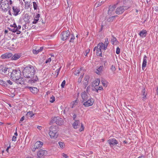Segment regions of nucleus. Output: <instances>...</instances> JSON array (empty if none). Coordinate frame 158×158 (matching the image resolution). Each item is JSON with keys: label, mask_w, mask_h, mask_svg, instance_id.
I'll return each mask as SVG.
<instances>
[{"label": "nucleus", "mask_w": 158, "mask_h": 158, "mask_svg": "<svg viewBox=\"0 0 158 158\" xmlns=\"http://www.w3.org/2000/svg\"><path fill=\"white\" fill-rule=\"evenodd\" d=\"M1 8L2 10L7 11L9 7V2L7 0H2L0 2Z\"/></svg>", "instance_id": "20e7f679"}, {"label": "nucleus", "mask_w": 158, "mask_h": 158, "mask_svg": "<svg viewBox=\"0 0 158 158\" xmlns=\"http://www.w3.org/2000/svg\"><path fill=\"white\" fill-rule=\"evenodd\" d=\"M81 71V69H78L75 70L74 72V74L75 75H78L80 73V72Z\"/></svg>", "instance_id": "c9c22d12"}, {"label": "nucleus", "mask_w": 158, "mask_h": 158, "mask_svg": "<svg viewBox=\"0 0 158 158\" xmlns=\"http://www.w3.org/2000/svg\"><path fill=\"white\" fill-rule=\"evenodd\" d=\"M12 27H17V25L15 23H14L13 24V26Z\"/></svg>", "instance_id": "338daca9"}, {"label": "nucleus", "mask_w": 158, "mask_h": 158, "mask_svg": "<svg viewBox=\"0 0 158 158\" xmlns=\"http://www.w3.org/2000/svg\"><path fill=\"white\" fill-rule=\"evenodd\" d=\"M6 83L9 85H12L13 84L12 82L10 80L6 81Z\"/></svg>", "instance_id": "a18cd8bd"}, {"label": "nucleus", "mask_w": 158, "mask_h": 158, "mask_svg": "<svg viewBox=\"0 0 158 158\" xmlns=\"http://www.w3.org/2000/svg\"><path fill=\"white\" fill-rule=\"evenodd\" d=\"M89 51L90 49H88L85 50V54H84L85 56H87L89 52Z\"/></svg>", "instance_id": "8fccbe9b"}, {"label": "nucleus", "mask_w": 158, "mask_h": 158, "mask_svg": "<svg viewBox=\"0 0 158 158\" xmlns=\"http://www.w3.org/2000/svg\"><path fill=\"white\" fill-rule=\"evenodd\" d=\"M27 88L29 89L30 90L31 92L34 94H37L38 91V89L36 87H34L27 86Z\"/></svg>", "instance_id": "dca6fc26"}, {"label": "nucleus", "mask_w": 158, "mask_h": 158, "mask_svg": "<svg viewBox=\"0 0 158 158\" xmlns=\"http://www.w3.org/2000/svg\"><path fill=\"white\" fill-rule=\"evenodd\" d=\"M55 101V97L53 96H52L50 98V102L51 103Z\"/></svg>", "instance_id": "58836bf2"}, {"label": "nucleus", "mask_w": 158, "mask_h": 158, "mask_svg": "<svg viewBox=\"0 0 158 158\" xmlns=\"http://www.w3.org/2000/svg\"><path fill=\"white\" fill-rule=\"evenodd\" d=\"M77 117V115L76 114H74L73 116V120H75V118Z\"/></svg>", "instance_id": "bf43d9fd"}, {"label": "nucleus", "mask_w": 158, "mask_h": 158, "mask_svg": "<svg viewBox=\"0 0 158 158\" xmlns=\"http://www.w3.org/2000/svg\"><path fill=\"white\" fill-rule=\"evenodd\" d=\"M37 128L38 129H39L40 130H41L42 128V127L41 126H38L37 127Z\"/></svg>", "instance_id": "0e129e2a"}, {"label": "nucleus", "mask_w": 158, "mask_h": 158, "mask_svg": "<svg viewBox=\"0 0 158 158\" xmlns=\"http://www.w3.org/2000/svg\"><path fill=\"white\" fill-rule=\"evenodd\" d=\"M11 147V146H10V145H9V146L7 147V148H6V151L7 152H9V148H10Z\"/></svg>", "instance_id": "4d7b16f0"}, {"label": "nucleus", "mask_w": 158, "mask_h": 158, "mask_svg": "<svg viewBox=\"0 0 158 158\" xmlns=\"http://www.w3.org/2000/svg\"><path fill=\"white\" fill-rule=\"evenodd\" d=\"M120 49L118 47L116 49V53L117 54H119L120 53Z\"/></svg>", "instance_id": "ea45409f"}, {"label": "nucleus", "mask_w": 158, "mask_h": 158, "mask_svg": "<svg viewBox=\"0 0 158 158\" xmlns=\"http://www.w3.org/2000/svg\"><path fill=\"white\" fill-rule=\"evenodd\" d=\"M26 115L28 117H29L31 118L34 115V114L32 111H30L27 113Z\"/></svg>", "instance_id": "473e14b6"}, {"label": "nucleus", "mask_w": 158, "mask_h": 158, "mask_svg": "<svg viewBox=\"0 0 158 158\" xmlns=\"http://www.w3.org/2000/svg\"><path fill=\"white\" fill-rule=\"evenodd\" d=\"M101 82L104 86L105 87L107 86L108 84L107 81L104 80H102L101 81Z\"/></svg>", "instance_id": "72a5a7b5"}, {"label": "nucleus", "mask_w": 158, "mask_h": 158, "mask_svg": "<svg viewBox=\"0 0 158 158\" xmlns=\"http://www.w3.org/2000/svg\"><path fill=\"white\" fill-rule=\"evenodd\" d=\"M89 75H86L85 76L84 80L83 85L86 87L88 85L89 81Z\"/></svg>", "instance_id": "aec40b11"}, {"label": "nucleus", "mask_w": 158, "mask_h": 158, "mask_svg": "<svg viewBox=\"0 0 158 158\" xmlns=\"http://www.w3.org/2000/svg\"><path fill=\"white\" fill-rule=\"evenodd\" d=\"M60 67L58 69H57L56 71V72H57V75H58V74H59V73L60 72Z\"/></svg>", "instance_id": "5fc2aeb1"}, {"label": "nucleus", "mask_w": 158, "mask_h": 158, "mask_svg": "<svg viewBox=\"0 0 158 158\" xmlns=\"http://www.w3.org/2000/svg\"><path fill=\"white\" fill-rule=\"evenodd\" d=\"M25 117L24 116H23L19 120V123H21V122L24 120Z\"/></svg>", "instance_id": "603ef678"}, {"label": "nucleus", "mask_w": 158, "mask_h": 158, "mask_svg": "<svg viewBox=\"0 0 158 158\" xmlns=\"http://www.w3.org/2000/svg\"><path fill=\"white\" fill-rule=\"evenodd\" d=\"M110 69L113 72H114L116 70V69L114 66L112 65L110 68Z\"/></svg>", "instance_id": "a19ab883"}, {"label": "nucleus", "mask_w": 158, "mask_h": 158, "mask_svg": "<svg viewBox=\"0 0 158 158\" xmlns=\"http://www.w3.org/2000/svg\"><path fill=\"white\" fill-rule=\"evenodd\" d=\"M47 154V152L45 150L41 149L37 153V155L39 158H44Z\"/></svg>", "instance_id": "1a4fd4ad"}, {"label": "nucleus", "mask_w": 158, "mask_h": 158, "mask_svg": "<svg viewBox=\"0 0 158 158\" xmlns=\"http://www.w3.org/2000/svg\"><path fill=\"white\" fill-rule=\"evenodd\" d=\"M10 30L13 32H15L17 31V28H16V27H14V28H12V29L10 28Z\"/></svg>", "instance_id": "c03bdc74"}, {"label": "nucleus", "mask_w": 158, "mask_h": 158, "mask_svg": "<svg viewBox=\"0 0 158 158\" xmlns=\"http://www.w3.org/2000/svg\"><path fill=\"white\" fill-rule=\"evenodd\" d=\"M144 156L143 155H141V156H139L138 158H144Z\"/></svg>", "instance_id": "e2e57ef3"}, {"label": "nucleus", "mask_w": 158, "mask_h": 158, "mask_svg": "<svg viewBox=\"0 0 158 158\" xmlns=\"http://www.w3.org/2000/svg\"><path fill=\"white\" fill-rule=\"evenodd\" d=\"M84 75V73H81L80 77H79L80 78H81L82 79V78H83V75Z\"/></svg>", "instance_id": "13d9d810"}, {"label": "nucleus", "mask_w": 158, "mask_h": 158, "mask_svg": "<svg viewBox=\"0 0 158 158\" xmlns=\"http://www.w3.org/2000/svg\"><path fill=\"white\" fill-rule=\"evenodd\" d=\"M40 17V15L39 14H37L35 17L33 21L32 22L33 24H36L37 23L39 20V19Z\"/></svg>", "instance_id": "bb28decb"}, {"label": "nucleus", "mask_w": 158, "mask_h": 158, "mask_svg": "<svg viewBox=\"0 0 158 158\" xmlns=\"http://www.w3.org/2000/svg\"><path fill=\"white\" fill-rule=\"evenodd\" d=\"M16 34H19L20 33L21 31H20L17 30V31H16Z\"/></svg>", "instance_id": "69168bd1"}, {"label": "nucleus", "mask_w": 158, "mask_h": 158, "mask_svg": "<svg viewBox=\"0 0 158 158\" xmlns=\"http://www.w3.org/2000/svg\"><path fill=\"white\" fill-rule=\"evenodd\" d=\"M115 5L110 6L109 7V9L108 11V13H111L112 11L114 10L115 8Z\"/></svg>", "instance_id": "7c9ffc66"}, {"label": "nucleus", "mask_w": 158, "mask_h": 158, "mask_svg": "<svg viewBox=\"0 0 158 158\" xmlns=\"http://www.w3.org/2000/svg\"><path fill=\"white\" fill-rule=\"evenodd\" d=\"M66 83V81L65 80H64L62 82V83L61 85V87L62 88H64V86L65 85Z\"/></svg>", "instance_id": "37998d69"}, {"label": "nucleus", "mask_w": 158, "mask_h": 158, "mask_svg": "<svg viewBox=\"0 0 158 158\" xmlns=\"http://www.w3.org/2000/svg\"><path fill=\"white\" fill-rule=\"evenodd\" d=\"M82 79H81V78H79L78 80V81H77V82L79 83H80L81 81H82Z\"/></svg>", "instance_id": "052dcab7"}, {"label": "nucleus", "mask_w": 158, "mask_h": 158, "mask_svg": "<svg viewBox=\"0 0 158 158\" xmlns=\"http://www.w3.org/2000/svg\"><path fill=\"white\" fill-rule=\"evenodd\" d=\"M102 63L105 66H106L107 65V61L106 60H104L102 61Z\"/></svg>", "instance_id": "de8ad7c7"}, {"label": "nucleus", "mask_w": 158, "mask_h": 158, "mask_svg": "<svg viewBox=\"0 0 158 158\" xmlns=\"http://www.w3.org/2000/svg\"><path fill=\"white\" fill-rule=\"evenodd\" d=\"M43 47H41L40 48L37 50H33V52L35 54H37L39 52H41L43 49Z\"/></svg>", "instance_id": "c756f323"}, {"label": "nucleus", "mask_w": 158, "mask_h": 158, "mask_svg": "<svg viewBox=\"0 0 158 158\" xmlns=\"http://www.w3.org/2000/svg\"><path fill=\"white\" fill-rule=\"evenodd\" d=\"M129 7L127 6H122L117 8L115 11L116 14L119 15L123 14L125 10L128 9Z\"/></svg>", "instance_id": "423d86ee"}, {"label": "nucleus", "mask_w": 158, "mask_h": 158, "mask_svg": "<svg viewBox=\"0 0 158 158\" xmlns=\"http://www.w3.org/2000/svg\"><path fill=\"white\" fill-rule=\"evenodd\" d=\"M35 72L34 67L31 65H28L24 68L23 75L25 77L30 78L28 81L29 83L32 84L38 81L37 76L35 75Z\"/></svg>", "instance_id": "f257e3e1"}, {"label": "nucleus", "mask_w": 158, "mask_h": 158, "mask_svg": "<svg viewBox=\"0 0 158 158\" xmlns=\"http://www.w3.org/2000/svg\"><path fill=\"white\" fill-rule=\"evenodd\" d=\"M58 127L56 126H52L49 128V135L51 139H56L58 135Z\"/></svg>", "instance_id": "7ed1b4c3"}, {"label": "nucleus", "mask_w": 158, "mask_h": 158, "mask_svg": "<svg viewBox=\"0 0 158 158\" xmlns=\"http://www.w3.org/2000/svg\"><path fill=\"white\" fill-rule=\"evenodd\" d=\"M83 102H84L83 105L85 107H88L93 105L94 100L92 98H89L87 100Z\"/></svg>", "instance_id": "6e6552de"}, {"label": "nucleus", "mask_w": 158, "mask_h": 158, "mask_svg": "<svg viewBox=\"0 0 158 158\" xmlns=\"http://www.w3.org/2000/svg\"><path fill=\"white\" fill-rule=\"evenodd\" d=\"M62 156L64 157H65V158H68V156H67V155L66 154H64V153H63Z\"/></svg>", "instance_id": "6e6d98bb"}, {"label": "nucleus", "mask_w": 158, "mask_h": 158, "mask_svg": "<svg viewBox=\"0 0 158 158\" xmlns=\"http://www.w3.org/2000/svg\"><path fill=\"white\" fill-rule=\"evenodd\" d=\"M24 2L25 4V7L27 9H28L31 6L30 2L25 1Z\"/></svg>", "instance_id": "2f4dec72"}, {"label": "nucleus", "mask_w": 158, "mask_h": 158, "mask_svg": "<svg viewBox=\"0 0 158 158\" xmlns=\"http://www.w3.org/2000/svg\"><path fill=\"white\" fill-rule=\"evenodd\" d=\"M12 54L11 53L7 52L2 54L1 56V58L2 59H9L12 56Z\"/></svg>", "instance_id": "2eb2a0df"}, {"label": "nucleus", "mask_w": 158, "mask_h": 158, "mask_svg": "<svg viewBox=\"0 0 158 158\" xmlns=\"http://www.w3.org/2000/svg\"><path fill=\"white\" fill-rule=\"evenodd\" d=\"M73 127L74 129L78 128L80 125V122L79 120H76L73 123Z\"/></svg>", "instance_id": "6ab92c4d"}, {"label": "nucleus", "mask_w": 158, "mask_h": 158, "mask_svg": "<svg viewBox=\"0 0 158 158\" xmlns=\"http://www.w3.org/2000/svg\"><path fill=\"white\" fill-rule=\"evenodd\" d=\"M61 35H62L61 39L64 41L69 38L71 34L70 31L68 30L62 32L61 34Z\"/></svg>", "instance_id": "0eeeda50"}, {"label": "nucleus", "mask_w": 158, "mask_h": 158, "mask_svg": "<svg viewBox=\"0 0 158 158\" xmlns=\"http://www.w3.org/2000/svg\"><path fill=\"white\" fill-rule=\"evenodd\" d=\"M12 141H15L16 140V137L15 136H13L12 137Z\"/></svg>", "instance_id": "864d4df0"}, {"label": "nucleus", "mask_w": 158, "mask_h": 158, "mask_svg": "<svg viewBox=\"0 0 158 158\" xmlns=\"http://www.w3.org/2000/svg\"><path fill=\"white\" fill-rule=\"evenodd\" d=\"M43 143L42 142L38 141L35 143L34 147L32 149V151L35 152L37 149L40 148L43 145Z\"/></svg>", "instance_id": "9b49d317"}, {"label": "nucleus", "mask_w": 158, "mask_h": 158, "mask_svg": "<svg viewBox=\"0 0 158 158\" xmlns=\"http://www.w3.org/2000/svg\"><path fill=\"white\" fill-rule=\"evenodd\" d=\"M71 38L69 40L70 42H73L74 40L75 39V37L73 34H71Z\"/></svg>", "instance_id": "e433bc0d"}, {"label": "nucleus", "mask_w": 158, "mask_h": 158, "mask_svg": "<svg viewBox=\"0 0 158 158\" xmlns=\"http://www.w3.org/2000/svg\"><path fill=\"white\" fill-rule=\"evenodd\" d=\"M152 9L155 11H156L158 13V7L157 6H154L152 7Z\"/></svg>", "instance_id": "49530a36"}, {"label": "nucleus", "mask_w": 158, "mask_h": 158, "mask_svg": "<svg viewBox=\"0 0 158 158\" xmlns=\"http://www.w3.org/2000/svg\"><path fill=\"white\" fill-rule=\"evenodd\" d=\"M21 56L20 54L15 53L14 55H12L11 56L12 60H16L19 59Z\"/></svg>", "instance_id": "b1692460"}, {"label": "nucleus", "mask_w": 158, "mask_h": 158, "mask_svg": "<svg viewBox=\"0 0 158 158\" xmlns=\"http://www.w3.org/2000/svg\"><path fill=\"white\" fill-rule=\"evenodd\" d=\"M81 128L79 129V131H83L84 129V126L83 124L82 123H81Z\"/></svg>", "instance_id": "79ce46f5"}, {"label": "nucleus", "mask_w": 158, "mask_h": 158, "mask_svg": "<svg viewBox=\"0 0 158 158\" xmlns=\"http://www.w3.org/2000/svg\"><path fill=\"white\" fill-rule=\"evenodd\" d=\"M12 9L13 12V15L15 16L19 14V12L20 11V9L16 6H13Z\"/></svg>", "instance_id": "a211bd4d"}, {"label": "nucleus", "mask_w": 158, "mask_h": 158, "mask_svg": "<svg viewBox=\"0 0 158 158\" xmlns=\"http://www.w3.org/2000/svg\"><path fill=\"white\" fill-rule=\"evenodd\" d=\"M107 141L110 147H113L114 145H116L118 143V141L114 138L109 139Z\"/></svg>", "instance_id": "f8f14e48"}, {"label": "nucleus", "mask_w": 158, "mask_h": 158, "mask_svg": "<svg viewBox=\"0 0 158 158\" xmlns=\"http://www.w3.org/2000/svg\"><path fill=\"white\" fill-rule=\"evenodd\" d=\"M30 16H29L28 14H26L25 15L24 20L26 24L29 23H30Z\"/></svg>", "instance_id": "4be33fe9"}, {"label": "nucleus", "mask_w": 158, "mask_h": 158, "mask_svg": "<svg viewBox=\"0 0 158 158\" xmlns=\"http://www.w3.org/2000/svg\"><path fill=\"white\" fill-rule=\"evenodd\" d=\"M2 82H3V81L0 79V84L2 85Z\"/></svg>", "instance_id": "774afa93"}, {"label": "nucleus", "mask_w": 158, "mask_h": 158, "mask_svg": "<svg viewBox=\"0 0 158 158\" xmlns=\"http://www.w3.org/2000/svg\"><path fill=\"white\" fill-rule=\"evenodd\" d=\"M147 34V31L146 30H142L141 31L139 34L140 36L142 38H144L146 37Z\"/></svg>", "instance_id": "5701e85b"}, {"label": "nucleus", "mask_w": 158, "mask_h": 158, "mask_svg": "<svg viewBox=\"0 0 158 158\" xmlns=\"http://www.w3.org/2000/svg\"><path fill=\"white\" fill-rule=\"evenodd\" d=\"M51 61V58H49L48 59L45 61L46 63H47L48 62H50Z\"/></svg>", "instance_id": "3c124183"}, {"label": "nucleus", "mask_w": 158, "mask_h": 158, "mask_svg": "<svg viewBox=\"0 0 158 158\" xmlns=\"http://www.w3.org/2000/svg\"><path fill=\"white\" fill-rule=\"evenodd\" d=\"M9 68L4 65H0V73L2 74H5Z\"/></svg>", "instance_id": "ddd939ff"}, {"label": "nucleus", "mask_w": 158, "mask_h": 158, "mask_svg": "<svg viewBox=\"0 0 158 158\" xmlns=\"http://www.w3.org/2000/svg\"><path fill=\"white\" fill-rule=\"evenodd\" d=\"M101 44L102 46V51L103 50L105 51L107 48V46L109 44V41L108 38H106L105 39V41L104 42V44L102 42L99 43Z\"/></svg>", "instance_id": "4468645a"}, {"label": "nucleus", "mask_w": 158, "mask_h": 158, "mask_svg": "<svg viewBox=\"0 0 158 158\" xmlns=\"http://www.w3.org/2000/svg\"><path fill=\"white\" fill-rule=\"evenodd\" d=\"M112 38L111 39V42L112 44L113 45H116L118 43V41L117 40L116 38L113 35H112Z\"/></svg>", "instance_id": "a878e982"}, {"label": "nucleus", "mask_w": 158, "mask_h": 158, "mask_svg": "<svg viewBox=\"0 0 158 158\" xmlns=\"http://www.w3.org/2000/svg\"><path fill=\"white\" fill-rule=\"evenodd\" d=\"M147 57L146 55H144L143 57V62L142 64V69L144 70V68L146 67L147 62Z\"/></svg>", "instance_id": "412c9836"}, {"label": "nucleus", "mask_w": 158, "mask_h": 158, "mask_svg": "<svg viewBox=\"0 0 158 158\" xmlns=\"http://www.w3.org/2000/svg\"><path fill=\"white\" fill-rule=\"evenodd\" d=\"M21 73L19 69L13 70L11 74V78L13 81L17 84H23L24 83V79L21 77Z\"/></svg>", "instance_id": "f03ea898"}, {"label": "nucleus", "mask_w": 158, "mask_h": 158, "mask_svg": "<svg viewBox=\"0 0 158 158\" xmlns=\"http://www.w3.org/2000/svg\"><path fill=\"white\" fill-rule=\"evenodd\" d=\"M33 8L34 9V10H36L37 9V7H38L37 3V2H33Z\"/></svg>", "instance_id": "4c0bfd02"}, {"label": "nucleus", "mask_w": 158, "mask_h": 158, "mask_svg": "<svg viewBox=\"0 0 158 158\" xmlns=\"http://www.w3.org/2000/svg\"><path fill=\"white\" fill-rule=\"evenodd\" d=\"M142 95L143 96V100H145L146 98V96L147 94V93L146 92V89L144 87L142 89Z\"/></svg>", "instance_id": "393cba45"}, {"label": "nucleus", "mask_w": 158, "mask_h": 158, "mask_svg": "<svg viewBox=\"0 0 158 158\" xmlns=\"http://www.w3.org/2000/svg\"><path fill=\"white\" fill-rule=\"evenodd\" d=\"M51 122L52 123H55L60 126L63 125L64 123L62 118L59 117H55L53 118L51 120Z\"/></svg>", "instance_id": "39448f33"}, {"label": "nucleus", "mask_w": 158, "mask_h": 158, "mask_svg": "<svg viewBox=\"0 0 158 158\" xmlns=\"http://www.w3.org/2000/svg\"><path fill=\"white\" fill-rule=\"evenodd\" d=\"M103 66H100L96 69V73L98 74H100L103 70Z\"/></svg>", "instance_id": "cd10ccee"}, {"label": "nucleus", "mask_w": 158, "mask_h": 158, "mask_svg": "<svg viewBox=\"0 0 158 158\" xmlns=\"http://www.w3.org/2000/svg\"><path fill=\"white\" fill-rule=\"evenodd\" d=\"M100 83V80L98 79H97L94 81L92 84V85L94 87L98 86L99 85Z\"/></svg>", "instance_id": "c85d7f7f"}, {"label": "nucleus", "mask_w": 158, "mask_h": 158, "mask_svg": "<svg viewBox=\"0 0 158 158\" xmlns=\"http://www.w3.org/2000/svg\"><path fill=\"white\" fill-rule=\"evenodd\" d=\"M81 96L83 99V102H84L89 98L88 95L85 91L82 92L81 94Z\"/></svg>", "instance_id": "f3484780"}, {"label": "nucleus", "mask_w": 158, "mask_h": 158, "mask_svg": "<svg viewBox=\"0 0 158 158\" xmlns=\"http://www.w3.org/2000/svg\"><path fill=\"white\" fill-rule=\"evenodd\" d=\"M21 26L19 25L18 27L17 26L16 28H17V30L20 29L21 28Z\"/></svg>", "instance_id": "680f3d73"}, {"label": "nucleus", "mask_w": 158, "mask_h": 158, "mask_svg": "<svg viewBox=\"0 0 158 158\" xmlns=\"http://www.w3.org/2000/svg\"><path fill=\"white\" fill-rule=\"evenodd\" d=\"M60 148L62 149L64 148L65 147V145L64 143L63 142H59L58 143Z\"/></svg>", "instance_id": "f704fd0d"}, {"label": "nucleus", "mask_w": 158, "mask_h": 158, "mask_svg": "<svg viewBox=\"0 0 158 158\" xmlns=\"http://www.w3.org/2000/svg\"><path fill=\"white\" fill-rule=\"evenodd\" d=\"M102 46L101 44L98 43L97 46V49H96V55L98 56H102Z\"/></svg>", "instance_id": "9d476101"}, {"label": "nucleus", "mask_w": 158, "mask_h": 158, "mask_svg": "<svg viewBox=\"0 0 158 158\" xmlns=\"http://www.w3.org/2000/svg\"><path fill=\"white\" fill-rule=\"evenodd\" d=\"M2 85L4 86L5 87H7L8 84L6 83V82L5 81H3V82H2Z\"/></svg>", "instance_id": "09e8293b"}]
</instances>
